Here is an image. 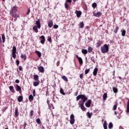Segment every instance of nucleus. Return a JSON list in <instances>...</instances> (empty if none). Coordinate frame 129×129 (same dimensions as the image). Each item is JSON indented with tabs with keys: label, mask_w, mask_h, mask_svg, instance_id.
Returning a JSON list of instances; mask_svg holds the SVG:
<instances>
[{
	"label": "nucleus",
	"mask_w": 129,
	"mask_h": 129,
	"mask_svg": "<svg viewBox=\"0 0 129 129\" xmlns=\"http://www.w3.org/2000/svg\"><path fill=\"white\" fill-rule=\"evenodd\" d=\"M16 64L17 65V66H19V64H20V60H18V59L16 60Z\"/></svg>",
	"instance_id": "48"
},
{
	"label": "nucleus",
	"mask_w": 129,
	"mask_h": 129,
	"mask_svg": "<svg viewBox=\"0 0 129 129\" xmlns=\"http://www.w3.org/2000/svg\"><path fill=\"white\" fill-rule=\"evenodd\" d=\"M93 50V48H92V47H88V51L89 52V53H91V52H92Z\"/></svg>",
	"instance_id": "26"
},
{
	"label": "nucleus",
	"mask_w": 129,
	"mask_h": 129,
	"mask_svg": "<svg viewBox=\"0 0 129 129\" xmlns=\"http://www.w3.org/2000/svg\"><path fill=\"white\" fill-rule=\"evenodd\" d=\"M60 93L62 94L63 95H65V93L64 92V90L63 89V88H60Z\"/></svg>",
	"instance_id": "30"
},
{
	"label": "nucleus",
	"mask_w": 129,
	"mask_h": 129,
	"mask_svg": "<svg viewBox=\"0 0 129 129\" xmlns=\"http://www.w3.org/2000/svg\"><path fill=\"white\" fill-rule=\"evenodd\" d=\"M38 70L39 72L43 73L44 72V68L43 66H39L38 67Z\"/></svg>",
	"instance_id": "10"
},
{
	"label": "nucleus",
	"mask_w": 129,
	"mask_h": 129,
	"mask_svg": "<svg viewBox=\"0 0 129 129\" xmlns=\"http://www.w3.org/2000/svg\"><path fill=\"white\" fill-rule=\"evenodd\" d=\"M113 124L112 123L110 122L109 123V125H108V128L109 129H112L113 128Z\"/></svg>",
	"instance_id": "38"
},
{
	"label": "nucleus",
	"mask_w": 129,
	"mask_h": 129,
	"mask_svg": "<svg viewBox=\"0 0 129 129\" xmlns=\"http://www.w3.org/2000/svg\"><path fill=\"white\" fill-rule=\"evenodd\" d=\"M47 103H49V101H48V100H47Z\"/></svg>",
	"instance_id": "62"
},
{
	"label": "nucleus",
	"mask_w": 129,
	"mask_h": 129,
	"mask_svg": "<svg viewBox=\"0 0 129 129\" xmlns=\"http://www.w3.org/2000/svg\"><path fill=\"white\" fill-rule=\"evenodd\" d=\"M107 97V93H104V94L103 95V99H106Z\"/></svg>",
	"instance_id": "37"
},
{
	"label": "nucleus",
	"mask_w": 129,
	"mask_h": 129,
	"mask_svg": "<svg viewBox=\"0 0 129 129\" xmlns=\"http://www.w3.org/2000/svg\"><path fill=\"white\" fill-rule=\"evenodd\" d=\"M79 27L81 28H83L84 27V22H81V23H80L79 25Z\"/></svg>",
	"instance_id": "21"
},
{
	"label": "nucleus",
	"mask_w": 129,
	"mask_h": 129,
	"mask_svg": "<svg viewBox=\"0 0 129 129\" xmlns=\"http://www.w3.org/2000/svg\"><path fill=\"white\" fill-rule=\"evenodd\" d=\"M53 28L54 29H57V28H58V25H54Z\"/></svg>",
	"instance_id": "51"
},
{
	"label": "nucleus",
	"mask_w": 129,
	"mask_h": 129,
	"mask_svg": "<svg viewBox=\"0 0 129 129\" xmlns=\"http://www.w3.org/2000/svg\"><path fill=\"white\" fill-rule=\"evenodd\" d=\"M80 98L82 100V103H84V104L85 101H86V100H87L88 99L87 97H86L85 95H79V96L77 97V100H79Z\"/></svg>",
	"instance_id": "2"
},
{
	"label": "nucleus",
	"mask_w": 129,
	"mask_h": 129,
	"mask_svg": "<svg viewBox=\"0 0 129 129\" xmlns=\"http://www.w3.org/2000/svg\"><path fill=\"white\" fill-rule=\"evenodd\" d=\"M66 2H67V3H71L72 2V0H67Z\"/></svg>",
	"instance_id": "58"
},
{
	"label": "nucleus",
	"mask_w": 129,
	"mask_h": 129,
	"mask_svg": "<svg viewBox=\"0 0 129 129\" xmlns=\"http://www.w3.org/2000/svg\"><path fill=\"white\" fill-rule=\"evenodd\" d=\"M77 58H78V59L79 60V62H80V64H83V61L82 58L81 57H79L78 54L76 55Z\"/></svg>",
	"instance_id": "9"
},
{
	"label": "nucleus",
	"mask_w": 129,
	"mask_h": 129,
	"mask_svg": "<svg viewBox=\"0 0 129 129\" xmlns=\"http://www.w3.org/2000/svg\"><path fill=\"white\" fill-rule=\"evenodd\" d=\"M91 104V100H88V102L85 103L86 106L87 107H90Z\"/></svg>",
	"instance_id": "11"
},
{
	"label": "nucleus",
	"mask_w": 129,
	"mask_h": 129,
	"mask_svg": "<svg viewBox=\"0 0 129 129\" xmlns=\"http://www.w3.org/2000/svg\"><path fill=\"white\" fill-rule=\"evenodd\" d=\"M115 115H117V112H114Z\"/></svg>",
	"instance_id": "64"
},
{
	"label": "nucleus",
	"mask_w": 129,
	"mask_h": 129,
	"mask_svg": "<svg viewBox=\"0 0 129 129\" xmlns=\"http://www.w3.org/2000/svg\"><path fill=\"white\" fill-rule=\"evenodd\" d=\"M19 70H20V71L23 70V67H22V66H19Z\"/></svg>",
	"instance_id": "54"
},
{
	"label": "nucleus",
	"mask_w": 129,
	"mask_h": 129,
	"mask_svg": "<svg viewBox=\"0 0 129 129\" xmlns=\"http://www.w3.org/2000/svg\"><path fill=\"white\" fill-rule=\"evenodd\" d=\"M75 13L77 14L78 18H80L82 15V13L80 11H76Z\"/></svg>",
	"instance_id": "12"
},
{
	"label": "nucleus",
	"mask_w": 129,
	"mask_h": 129,
	"mask_svg": "<svg viewBox=\"0 0 129 129\" xmlns=\"http://www.w3.org/2000/svg\"><path fill=\"white\" fill-rule=\"evenodd\" d=\"M12 52L16 53L17 52V48L16 47V46H13V49H12Z\"/></svg>",
	"instance_id": "29"
},
{
	"label": "nucleus",
	"mask_w": 129,
	"mask_h": 129,
	"mask_svg": "<svg viewBox=\"0 0 129 129\" xmlns=\"http://www.w3.org/2000/svg\"><path fill=\"white\" fill-rule=\"evenodd\" d=\"M82 53H83V54H87L88 50L87 49H82Z\"/></svg>",
	"instance_id": "23"
},
{
	"label": "nucleus",
	"mask_w": 129,
	"mask_h": 129,
	"mask_svg": "<svg viewBox=\"0 0 129 129\" xmlns=\"http://www.w3.org/2000/svg\"><path fill=\"white\" fill-rule=\"evenodd\" d=\"M91 60L93 62V63H96V60L94 56H92L91 57Z\"/></svg>",
	"instance_id": "36"
},
{
	"label": "nucleus",
	"mask_w": 129,
	"mask_h": 129,
	"mask_svg": "<svg viewBox=\"0 0 129 129\" xmlns=\"http://www.w3.org/2000/svg\"><path fill=\"white\" fill-rule=\"evenodd\" d=\"M23 99V97H22V96H19L18 98V101H19V102H21V101H22Z\"/></svg>",
	"instance_id": "22"
},
{
	"label": "nucleus",
	"mask_w": 129,
	"mask_h": 129,
	"mask_svg": "<svg viewBox=\"0 0 129 129\" xmlns=\"http://www.w3.org/2000/svg\"><path fill=\"white\" fill-rule=\"evenodd\" d=\"M62 79H63V80H64L65 81H68V77H67V76H66L65 75H63L62 76Z\"/></svg>",
	"instance_id": "31"
},
{
	"label": "nucleus",
	"mask_w": 129,
	"mask_h": 129,
	"mask_svg": "<svg viewBox=\"0 0 129 129\" xmlns=\"http://www.w3.org/2000/svg\"><path fill=\"white\" fill-rule=\"evenodd\" d=\"M29 99L30 101H32L34 99V97H33V95H30L29 97Z\"/></svg>",
	"instance_id": "35"
},
{
	"label": "nucleus",
	"mask_w": 129,
	"mask_h": 129,
	"mask_svg": "<svg viewBox=\"0 0 129 129\" xmlns=\"http://www.w3.org/2000/svg\"><path fill=\"white\" fill-rule=\"evenodd\" d=\"M34 79L35 81L39 80V75H38L37 74H35L34 75Z\"/></svg>",
	"instance_id": "19"
},
{
	"label": "nucleus",
	"mask_w": 129,
	"mask_h": 129,
	"mask_svg": "<svg viewBox=\"0 0 129 129\" xmlns=\"http://www.w3.org/2000/svg\"><path fill=\"white\" fill-rule=\"evenodd\" d=\"M101 51L102 53H107L109 51V46L107 44H104L103 46L101 47Z\"/></svg>",
	"instance_id": "3"
},
{
	"label": "nucleus",
	"mask_w": 129,
	"mask_h": 129,
	"mask_svg": "<svg viewBox=\"0 0 129 129\" xmlns=\"http://www.w3.org/2000/svg\"><path fill=\"white\" fill-rule=\"evenodd\" d=\"M16 90L18 91L21 90V87L20 86V85H19V84H16Z\"/></svg>",
	"instance_id": "24"
},
{
	"label": "nucleus",
	"mask_w": 129,
	"mask_h": 129,
	"mask_svg": "<svg viewBox=\"0 0 129 129\" xmlns=\"http://www.w3.org/2000/svg\"><path fill=\"white\" fill-rule=\"evenodd\" d=\"M40 39H41L40 43H41V44H44L45 43V38L44 36H43V35L42 36H40Z\"/></svg>",
	"instance_id": "7"
},
{
	"label": "nucleus",
	"mask_w": 129,
	"mask_h": 129,
	"mask_svg": "<svg viewBox=\"0 0 129 129\" xmlns=\"http://www.w3.org/2000/svg\"><path fill=\"white\" fill-rule=\"evenodd\" d=\"M52 26H53V23L52 21H50L48 24V26L49 28H52Z\"/></svg>",
	"instance_id": "18"
},
{
	"label": "nucleus",
	"mask_w": 129,
	"mask_h": 129,
	"mask_svg": "<svg viewBox=\"0 0 129 129\" xmlns=\"http://www.w3.org/2000/svg\"><path fill=\"white\" fill-rule=\"evenodd\" d=\"M36 25H37V28L40 29L41 28V22L40 20H38L36 22Z\"/></svg>",
	"instance_id": "8"
},
{
	"label": "nucleus",
	"mask_w": 129,
	"mask_h": 129,
	"mask_svg": "<svg viewBox=\"0 0 129 129\" xmlns=\"http://www.w3.org/2000/svg\"><path fill=\"white\" fill-rule=\"evenodd\" d=\"M36 123H37V124H41V120L39 118L37 119Z\"/></svg>",
	"instance_id": "43"
},
{
	"label": "nucleus",
	"mask_w": 129,
	"mask_h": 129,
	"mask_svg": "<svg viewBox=\"0 0 129 129\" xmlns=\"http://www.w3.org/2000/svg\"><path fill=\"white\" fill-rule=\"evenodd\" d=\"M24 129H26V126H27V123H26V122H24Z\"/></svg>",
	"instance_id": "53"
},
{
	"label": "nucleus",
	"mask_w": 129,
	"mask_h": 129,
	"mask_svg": "<svg viewBox=\"0 0 129 129\" xmlns=\"http://www.w3.org/2000/svg\"><path fill=\"white\" fill-rule=\"evenodd\" d=\"M78 92H77V93H76V94H75V95H77V94H78Z\"/></svg>",
	"instance_id": "63"
},
{
	"label": "nucleus",
	"mask_w": 129,
	"mask_h": 129,
	"mask_svg": "<svg viewBox=\"0 0 129 129\" xmlns=\"http://www.w3.org/2000/svg\"><path fill=\"white\" fill-rule=\"evenodd\" d=\"M117 107V105H114L113 107V110H116V108Z\"/></svg>",
	"instance_id": "49"
},
{
	"label": "nucleus",
	"mask_w": 129,
	"mask_h": 129,
	"mask_svg": "<svg viewBox=\"0 0 129 129\" xmlns=\"http://www.w3.org/2000/svg\"><path fill=\"white\" fill-rule=\"evenodd\" d=\"M17 11H18V10H17V8H16V7H13V8H12V9L11 10L12 15L13 17H14V18H15L14 21H17V20L18 16L16 14Z\"/></svg>",
	"instance_id": "1"
},
{
	"label": "nucleus",
	"mask_w": 129,
	"mask_h": 129,
	"mask_svg": "<svg viewBox=\"0 0 129 129\" xmlns=\"http://www.w3.org/2000/svg\"><path fill=\"white\" fill-rule=\"evenodd\" d=\"M119 29V28L118 26H116L115 27V29L114 31V33H117Z\"/></svg>",
	"instance_id": "33"
},
{
	"label": "nucleus",
	"mask_w": 129,
	"mask_h": 129,
	"mask_svg": "<svg viewBox=\"0 0 129 129\" xmlns=\"http://www.w3.org/2000/svg\"><path fill=\"white\" fill-rule=\"evenodd\" d=\"M67 3L68 2H67V3H65V4H64L66 9H68L69 8V5L68 4H67Z\"/></svg>",
	"instance_id": "50"
},
{
	"label": "nucleus",
	"mask_w": 129,
	"mask_h": 129,
	"mask_svg": "<svg viewBox=\"0 0 129 129\" xmlns=\"http://www.w3.org/2000/svg\"><path fill=\"white\" fill-rule=\"evenodd\" d=\"M79 105H80L82 110H86V109L84 106V104H83L82 101L79 102Z\"/></svg>",
	"instance_id": "5"
},
{
	"label": "nucleus",
	"mask_w": 129,
	"mask_h": 129,
	"mask_svg": "<svg viewBox=\"0 0 129 129\" xmlns=\"http://www.w3.org/2000/svg\"><path fill=\"white\" fill-rule=\"evenodd\" d=\"M113 91L114 92H115V93H116V92L118 91L117 87H113Z\"/></svg>",
	"instance_id": "39"
},
{
	"label": "nucleus",
	"mask_w": 129,
	"mask_h": 129,
	"mask_svg": "<svg viewBox=\"0 0 129 129\" xmlns=\"http://www.w3.org/2000/svg\"><path fill=\"white\" fill-rule=\"evenodd\" d=\"M12 56L13 57V58H16L17 57L16 53L14 52H12Z\"/></svg>",
	"instance_id": "42"
},
{
	"label": "nucleus",
	"mask_w": 129,
	"mask_h": 129,
	"mask_svg": "<svg viewBox=\"0 0 129 129\" xmlns=\"http://www.w3.org/2000/svg\"><path fill=\"white\" fill-rule=\"evenodd\" d=\"M121 35H122V36H125V34H126V31H125V30H121Z\"/></svg>",
	"instance_id": "28"
},
{
	"label": "nucleus",
	"mask_w": 129,
	"mask_h": 129,
	"mask_svg": "<svg viewBox=\"0 0 129 129\" xmlns=\"http://www.w3.org/2000/svg\"><path fill=\"white\" fill-rule=\"evenodd\" d=\"M35 93H36V90L35 89H34L33 90V96H35Z\"/></svg>",
	"instance_id": "52"
},
{
	"label": "nucleus",
	"mask_w": 129,
	"mask_h": 129,
	"mask_svg": "<svg viewBox=\"0 0 129 129\" xmlns=\"http://www.w3.org/2000/svg\"><path fill=\"white\" fill-rule=\"evenodd\" d=\"M59 64H60V61L58 60V61H57V62H56V66H58L59 65Z\"/></svg>",
	"instance_id": "57"
},
{
	"label": "nucleus",
	"mask_w": 129,
	"mask_h": 129,
	"mask_svg": "<svg viewBox=\"0 0 129 129\" xmlns=\"http://www.w3.org/2000/svg\"><path fill=\"white\" fill-rule=\"evenodd\" d=\"M35 53H36V54H37V55L39 57V58H40L41 57L42 53H41V52H40V51L36 50V51H35Z\"/></svg>",
	"instance_id": "20"
},
{
	"label": "nucleus",
	"mask_w": 129,
	"mask_h": 129,
	"mask_svg": "<svg viewBox=\"0 0 129 129\" xmlns=\"http://www.w3.org/2000/svg\"><path fill=\"white\" fill-rule=\"evenodd\" d=\"M39 82L37 81H34V82L33 83V85L34 86H37L38 85H39Z\"/></svg>",
	"instance_id": "32"
},
{
	"label": "nucleus",
	"mask_w": 129,
	"mask_h": 129,
	"mask_svg": "<svg viewBox=\"0 0 129 129\" xmlns=\"http://www.w3.org/2000/svg\"><path fill=\"white\" fill-rule=\"evenodd\" d=\"M98 73V68L97 67H95L93 70V75H94V76H96L97 74Z\"/></svg>",
	"instance_id": "13"
},
{
	"label": "nucleus",
	"mask_w": 129,
	"mask_h": 129,
	"mask_svg": "<svg viewBox=\"0 0 129 129\" xmlns=\"http://www.w3.org/2000/svg\"><path fill=\"white\" fill-rule=\"evenodd\" d=\"M33 113H34V111H33V110H31V111H30V117H33Z\"/></svg>",
	"instance_id": "44"
},
{
	"label": "nucleus",
	"mask_w": 129,
	"mask_h": 129,
	"mask_svg": "<svg viewBox=\"0 0 129 129\" xmlns=\"http://www.w3.org/2000/svg\"><path fill=\"white\" fill-rule=\"evenodd\" d=\"M102 15V13L101 12H97V13H93V16L96 17H101Z\"/></svg>",
	"instance_id": "6"
},
{
	"label": "nucleus",
	"mask_w": 129,
	"mask_h": 129,
	"mask_svg": "<svg viewBox=\"0 0 129 129\" xmlns=\"http://www.w3.org/2000/svg\"><path fill=\"white\" fill-rule=\"evenodd\" d=\"M15 82H16V83H19V82H20L19 79H16L15 80Z\"/></svg>",
	"instance_id": "55"
},
{
	"label": "nucleus",
	"mask_w": 129,
	"mask_h": 129,
	"mask_svg": "<svg viewBox=\"0 0 129 129\" xmlns=\"http://www.w3.org/2000/svg\"><path fill=\"white\" fill-rule=\"evenodd\" d=\"M126 112L129 113V99H127V106L126 109Z\"/></svg>",
	"instance_id": "14"
},
{
	"label": "nucleus",
	"mask_w": 129,
	"mask_h": 129,
	"mask_svg": "<svg viewBox=\"0 0 129 129\" xmlns=\"http://www.w3.org/2000/svg\"><path fill=\"white\" fill-rule=\"evenodd\" d=\"M15 116L16 117H18L19 116L18 109H16V110H15Z\"/></svg>",
	"instance_id": "34"
},
{
	"label": "nucleus",
	"mask_w": 129,
	"mask_h": 129,
	"mask_svg": "<svg viewBox=\"0 0 129 129\" xmlns=\"http://www.w3.org/2000/svg\"><path fill=\"white\" fill-rule=\"evenodd\" d=\"M103 127H104V129H107V125L106 121H104V122Z\"/></svg>",
	"instance_id": "27"
},
{
	"label": "nucleus",
	"mask_w": 129,
	"mask_h": 129,
	"mask_svg": "<svg viewBox=\"0 0 129 129\" xmlns=\"http://www.w3.org/2000/svg\"><path fill=\"white\" fill-rule=\"evenodd\" d=\"M48 41L50 42L51 43L52 42V39H51V37H50V36H48V39H47Z\"/></svg>",
	"instance_id": "40"
},
{
	"label": "nucleus",
	"mask_w": 129,
	"mask_h": 129,
	"mask_svg": "<svg viewBox=\"0 0 129 129\" xmlns=\"http://www.w3.org/2000/svg\"><path fill=\"white\" fill-rule=\"evenodd\" d=\"M97 5L96 3H94L92 5V6L93 7V8H96Z\"/></svg>",
	"instance_id": "45"
},
{
	"label": "nucleus",
	"mask_w": 129,
	"mask_h": 129,
	"mask_svg": "<svg viewBox=\"0 0 129 129\" xmlns=\"http://www.w3.org/2000/svg\"><path fill=\"white\" fill-rule=\"evenodd\" d=\"M118 78H119V79H121V76H118Z\"/></svg>",
	"instance_id": "61"
},
{
	"label": "nucleus",
	"mask_w": 129,
	"mask_h": 129,
	"mask_svg": "<svg viewBox=\"0 0 129 129\" xmlns=\"http://www.w3.org/2000/svg\"><path fill=\"white\" fill-rule=\"evenodd\" d=\"M30 9H28V11L27 13V15H29V14H30Z\"/></svg>",
	"instance_id": "59"
},
{
	"label": "nucleus",
	"mask_w": 129,
	"mask_h": 129,
	"mask_svg": "<svg viewBox=\"0 0 129 129\" xmlns=\"http://www.w3.org/2000/svg\"><path fill=\"white\" fill-rule=\"evenodd\" d=\"M90 70V68H89L88 69H86L85 72V74H88V73H89Z\"/></svg>",
	"instance_id": "46"
},
{
	"label": "nucleus",
	"mask_w": 129,
	"mask_h": 129,
	"mask_svg": "<svg viewBox=\"0 0 129 129\" xmlns=\"http://www.w3.org/2000/svg\"><path fill=\"white\" fill-rule=\"evenodd\" d=\"M80 77L81 79L83 78V74L82 73L80 75Z\"/></svg>",
	"instance_id": "56"
},
{
	"label": "nucleus",
	"mask_w": 129,
	"mask_h": 129,
	"mask_svg": "<svg viewBox=\"0 0 129 129\" xmlns=\"http://www.w3.org/2000/svg\"><path fill=\"white\" fill-rule=\"evenodd\" d=\"M33 30H34V31H35V32L36 33H38V32H39L38 30V27L36 26H34L33 27Z\"/></svg>",
	"instance_id": "17"
},
{
	"label": "nucleus",
	"mask_w": 129,
	"mask_h": 129,
	"mask_svg": "<svg viewBox=\"0 0 129 129\" xmlns=\"http://www.w3.org/2000/svg\"><path fill=\"white\" fill-rule=\"evenodd\" d=\"M87 115L88 116V117L89 118H91L92 117V115L91 114H90V113H89V112H88V113H87Z\"/></svg>",
	"instance_id": "41"
},
{
	"label": "nucleus",
	"mask_w": 129,
	"mask_h": 129,
	"mask_svg": "<svg viewBox=\"0 0 129 129\" xmlns=\"http://www.w3.org/2000/svg\"><path fill=\"white\" fill-rule=\"evenodd\" d=\"M2 42V39L1 37H0V44Z\"/></svg>",
	"instance_id": "60"
},
{
	"label": "nucleus",
	"mask_w": 129,
	"mask_h": 129,
	"mask_svg": "<svg viewBox=\"0 0 129 129\" xmlns=\"http://www.w3.org/2000/svg\"><path fill=\"white\" fill-rule=\"evenodd\" d=\"M9 88L11 91H12V92H15V89L13 85H10L9 86Z\"/></svg>",
	"instance_id": "15"
},
{
	"label": "nucleus",
	"mask_w": 129,
	"mask_h": 129,
	"mask_svg": "<svg viewBox=\"0 0 129 129\" xmlns=\"http://www.w3.org/2000/svg\"><path fill=\"white\" fill-rule=\"evenodd\" d=\"M75 116L74 114H72L70 116V123L72 125H73L75 123Z\"/></svg>",
	"instance_id": "4"
},
{
	"label": "nucleus",
	"mask_w": 129,
	"mask_h": 129,
	"mask_svg": "<svg viewBox=\"0 0 129 129\" xmlns=\"http://www.w3.org/2000/svg\"><path fill=\"white\" fill-rule=\"evenodd\" d=\"M101 45V42H98L97 43L96 47H100Z\"/></svg>",
	"instance_id": "47"
},
{
	"label": "nucleus",
	"mask_w": 129,
	"mask_h": 129,
	"mask_svg": "<svg viewBox=\"0 0 129 129\" xmlns=\"http://www.w3.org/2000/svg\"><path fill=\"white\" fill-rule=\"evenodd\" d=\"M2 40H3V42L5 43V42L6 41V36H5V34H2Z\"/></svg>",
	"instance_id": "25"
},
{
	"label": "nucleus",
	"mask_w": 129,
	"mask_h": 129,
	"mask_svg": "<svg viewBox=\"0 0 129 129\" xmlns=\"http://www.w3.org/2000/svg\"><path fill=\"white\" fill-rule=\"evenodd\" d=\"M21 57L23 59V60H26L27 55L26 54H21Z\"/></svg>",
	"instance_id": "16"
}]
</instances>
